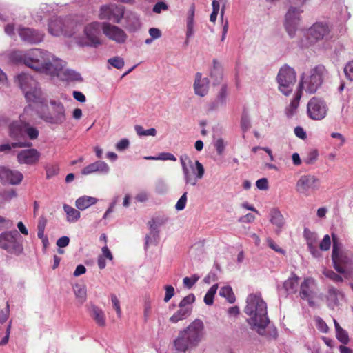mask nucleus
I'll use <instances>...</instances> for the list:
<instances>
[{"mask_svg": "<svg viewBox=\"0 0 353 353\" xmlns=\"http://www.w3.org/2000/svg\"><path fill=\"white\" fill-rule=\"evenodd\" d=\"M256 185L261 190H265L268 188V182L267 178H260L256 182Z\"/></svg>", "mask_w": 353, "mask_h": 353, "instance_id": "nucleus-49", "label": "nucleus"}, {"mask_svg": "<svg viewBox=\"0 0 353 353\" xmlns=\"http://www.w3.org/2000/svg\"><path fill=\"white\" fill-rule=\"evenodd\" d=\"M49 32L54 36H59L61 34H64L65 36H72V33L68 32L66 30L63 29V24L61 19H54V20H51L49 23L48 27Z\"/></svg>", "mask_w": 353, "mask_h": 353, "instance_id": "nucleus-20", "label": "nucleus"}, {"mask_svg": "<svg viewBox=\"0 0 353 353\" xmlns=\"http://www.w3.org/2000/svg\"><path fill=\"white\" fill-rule=\"evenodd\" d=\"M123 9L115 5L103 6L101 8L99 18L118 23L123 16Z\"/></svg>", "mask_w": 353, "mask_h": 353, "instance_id": "nucleus-12", "label": "nucleus"}, {"mask_svg": "<svg viewBox=\"0 0 353 353\" xmlns=\"http://www.w3.org/2000/svg\"><path fill=\"white\" fill-rule=\"evenodd\" d=\"M192 307H179L172 316L169 319L172 323H176L180 321L187 319L192 312Z\"/></svg>", "mask_w": 353, "mask_h": 353, "instance_id": "nucleus-26", "label": "nucleus"}, {"mask_svg": "<svg viewBox=\"0 0 353 353\" xmlns=\"http://www.w3.org/2000/svg\"><path fill=\"white\" fill-rule=\"evenodd\" d=\"M111 301L113 305V307L115 309L117 314L119 317L121 316V310L120 307V302L115 294L111 295Z\"/></svg>", "mask_w": 353, "mask_h": 353, "instance_id": "nucleus-45", "label": "nucleus"}, {"mask_svg": "<svg viewBox=\"0 0 353 353\" xmlns=\"http://www.w3.org/2000/svg\"><path fill=\"white\" fill-rule=\"evenodd\" d=\"M318 155L319 152L316 149H310L307 151L306 156L303 157V161L306 164L313 163L316 160Z\"/></svg>", "mask_w": 353, "mask_h": 353, "instance_id": "nucleus-36", "label": "nucleus"}, {"mask_svg": "<svg viewBox=\"0 0 353 353\" xmlns=\"http://www.w3.org/2000/svg\"><path fill=\"white\" fill-rule=\"evenodd\" d=\"M294 133L296 137H298L300 139H305L306 138L305 132L303 128L301 127H296L294 129Z\"/></svg>", "mask_w": 353, "mask_h": 353, "instance_id": "nucleus-60", "label": "nucleus"}, {"mask_svg": "<svg viewBox=\"0 0 353 353\" xmlns=\"http://www.w3.org/2000/svg\"><path fill=\"white\" fill-rule=\"evenodd\" d=\"M316 323L319 330L323 333H326L328 331V326L321 318L316 319Z\"/></svg>", "mask_w": 353, "mask_h": 353, "instance_id": "nucleus-54", "label": "nucleus"}, {"mask_svg": "<svg viewBox=\"0 0 353 353\" xmlns=\"http://www.w3.org/2000/svg\"><path fill=\"white\" fill-rule=\"evenodd\" d=\"M270 221L276 227V233L279 234L285 225V219L281 212L277 208H273L270 212Z\"/></svg>", "mask_w": 353, "mask_h": 353, "instance_id": "nucleus-21", "label": "nucleus"}, {"mask_svg": "<svg viewBox=\"0 0 353 353\" xmlns=\"http://www.w3.org/2000/svg\"><path fill=\"white\" fill-rule=\"evenodd\" d=\"M0 176H22L19 172H14L6 167H0Z\"/></svg>", "mask_w": 353, "mask_h": 353, "instance_id": "nucleus-42", "label": "nucleus"}, {"mask_svg": "<svg viewBox=\"0 0 353 353\" xmlns=\"http://www.w3.org/2000/svg\"><path fill=\"white\" fill-rule=\"evenodd\" d=\"M108 62L114 68L117 69H121L124 65L123 59L121 57H116L112 59H110Z\"/></svg>", "mask_w": 353, "mask_h": 353, "instance_id": "nucleus-44", "label": "nucleus"}, {"mask_svg": "<svg viewBox=\"0 0 353 353\" xmlns=\"http://www.w3.org/2000/svg\"><path fill=\"white\" fill-rule=\"evenodd\" d=\"M258 150H264L269 155L270 161H274V157H273L272 152L270 149H269L268 148L254 147L252 148V152H256Z\"/></svg>", "mask_w": 353, "mask_h": 353, "instance_id": "nucleus-61", "label": "nucleus"}, {"mask_svg": "<svg viewBox=\"0 0 353 353\" xmlns=\"http://www.w3.org/2000/svg\"><path fill=\"white\" fill-rule=\"evenodd\" d=\"M108 170V166L106 163L101 161H97L92 163L83 168L82 174H90L96 172H101L102 173H106Z\"/></svg>", "mask_w": 353, "mask_h": 353, "instance_id": "nucleus-24", "label": "nucleus"}, {"mask_svg": "<svg viewBox=\"0 0 353 353\" xmlns=\"http://www.w3.org/2000/svg\"><path fill=\"white\" fill-rule=\"evenodd\" d=\"M51 58L50 54L39 49H33L23 57L21 56L19 61H23L26 65L36 71L51 75L58 74L57 72L60 69L58 61L54 60V63H52Z\"/></svg>", "mask_w": 353, "mask_h": 353, "instance_id": "nucleus-4", "label": "nucleus"}, {"mask_svg": "<svg viewBox=\"0 0 353 353\" xmlns=\"http://www.w3.org/2000/svg\"><path fill=\"white\" fill-rule=\"evenodd\" d=\"M204 334L201 320L195 319L187 327L179 330L172 341L173 353H188L198 347Z\"/></svg>", "mask_w": 353, "mask_h": 353, "instance_id": "nucleus-2", "label": "nucleus"}, {"mask_svg": "<svg viewBox=\"0 0 353 353\" xmlns=\"http://www.w3.org/2000/svg\"><path fill=\"white\" fill-rule=\"evenodd\" d=\"M90 314L96 323L100 327L105 325V319L103 311L96 305H92L90 307Z\"/></svg>", "mask_w": 353, "mask_h": 353, "instance_id": "nucleus-25", "label": "nucleus"}, {"mask_svg": "<svg viewBox=\"0 0 353 353\" xmlns=\"http://www.w3.org/2000/svg\"><path fill=\"white\" fill-rule=\"evenodd\" d=\"M331 245L330 237L328 234H325L319 244V248L322 251H327Z\"/></svg>", "mask_w": 353, "mask_h": 353, "instance_id": "nucleus-40", "label": "nucleus"}, {"mask_svg": "<svg viewBox=\"0 0 353 353\" xmlns=\"http://www.w3.org/2000/svg\"><path fill=\"white\" fill-rule=\"evenodd\" d=\"M150 35L152 39H157L161 37V31L158 28H152L149 30Z\"/></svg>", "mask_w": 353, "mask_h": 353, "instance_id": "nucleus-63", "label": "nucleus"}, {"mask_svg": "<svg viewBox=\"0 0 353 353\" xmlns=\"http://www.w3.org/2000/svg\"><path fill=\"white\" fill-rule=\"evenodd\" d=\"M332 260L334 268L339 273L344 274L353 260L352 254L350 252L340 249V245L335 235L332 234Z\"/></svg>", "mask_w": 353, "mask_h": 353, "instance_id": "nucleus-7", "label": "nucleus"}, {"mask_svg": "<svg viewBox=\"0 0 353 353\" xmlns=\"http://www.w3.org/2000/svg\"><path fill=\"white\" fill-rule=\"evenodd\" d=\"M23 239L17 230L0 234V248L8 253L19 256L23 252Z\"/></svg>", "mask_w": 353, "mask_h": 353, "instance_id": "nucleus-5", "label": "nucleus"}, {"mask_svg": "<svg viewBox=\"0 0 353 353\" xmlns=\"http://www.w3.org/2000/svg\"><path fill=\"white\" fill-rule=\"evenodd\" d=\"M40 153L35 149L24 150L18 154L17 159L20 163L34 164L39 161Z\"/></svg>", "mask_w": 353, "mask_h": 353, "instance_id": "nucleus-17", "label": "nucleus"}, {"mask_svg": "<svg viewBox=\"0 0 353 353\" xmlns=\"http://www.w3.org/2000/svg\"><path fill=\"white\" fill-rule=\"evenodd\" d=\"M219 295L224 297L230 303H234L236 299L233 293L232 289L230 285L222 287L219 291Z\"/></svg>", "mask_w": 353, "mask_h": 353, "instance_id": "nucleus-32", "label": "nucleus"}, {"mask_svg": "<svg viewBox=\"0 0 353 353\" xmlns=\"http://www.w3.org/2000/svg\"><path fill=\"white\" fill-rule=\"evenodd\" d=\"M20 86L24 92L26 99L30 103L20 116L19 120L9 125L10 136L16 140H20L27 136L30 139H36L39 131L30 125L33 121L34 113L50 123H61L65 121V109L60 102L52 101L50 107L45 103L42 92L38 88L37 82L30 75L21 74L18 76Z\"/></svg>", "mask_w": 353, "mask_h": 353, "instance_id": "nucleus-1", "label": "nucleus"}, {"mask_svg": "<svg viewBox=\"0 0 353 353\" xmlns=\"http://www.w3.org/2000/svg\"><path fill=\"white\" fill-rule=\"evenodd\" d=\"M255 219V216L252 213H248L247 214L240 217L239 221L242 223H252Z\"/></svg>", "mask_w": 353, "mask_h": 353, "instance_id": "nucleus-58", "label": "nucleus"}, {"mask_svg": "<svg viewBox=\"0 0 353 353\" xmlns=\"http://www.w3.org/2000/svg\"><path fill=\"white\" fill-rule=\"evenodd\" d=\"M244 312L250 316L248 323L256 329L259 334L263 335L270 320L268 317L266 303L261 296L255 294H249Z\"/></svg>", "mask_w": 353, "mask_h": 353, "instance_id": "nucleus-3", "label": "nucleus"}, {"mask_svg": "<svg viewBox=\"0 0 353 353\" xmlns=\"http://www.w3.org/2000/svg\"><path fill=\"white\" fill-rule=\"evenodd\" d=\"M165 294L163 301L168 303L174 295V288L173 286L167 285L164 287Z\"/></svg>", "mask_w": 353, "mask_h": 353, "instance_id": "nucleus-43", "label": "nucleus"}, {"mask_svg": "<svg viewBox=\"0 0 353 353\" xmlns=\"http://www.w3.org/2000/svg\"><path fill=\"white\" fill-rule=\"evenodd\" d=\"M63 208L67 216V221L69 223H75L79 220L81 216L79 210L68 204H64Z\"/></svg>", "mask_w": 353, "mask_h": 353, "instance_id": "nucleus-28", "label": "nucleus"}, {"mask_svg": "<svg viewBox=\"0 0 353 353\" xmlns=\"http://www.w3.org/2000/svg\"><path fill=\"white\" fill-rule=\"evenodd\" d=\"M19 34L23 40L30 43L40 42L43 37V34L32 29L25 28L19 29Z\"/></svg>", "mask_w": 353, "mask_h": 353, "instance_id": "nucleus-18", "label": "nucleus"}, {"mask_svg": "<svg viewBox=\"0 0 353 353\" xmlns=\"http://www.w3.org/2000/svg\"><path fill=\"white\" fill-rule=\"evenodd\" d=\"M300 11L296 8L289 9L285 17V28L289 34L292 36L296 30L297 23L299 20Z\"/></svg>", "mask_w": 353, "mask_h": 353, "instance_id": "nucleus-16", "label": "nucleus"}, {"mask_svg": "<svg viewBox=\"0 0 353 353\" xmlns=\"http://www.w3.org/2000/svg\"><path fill=\"white\" fill-rule=\"evenodd\" d=\"M32 143L28 141H19L18 143H13L12 145L3 144L0 145V152H6L10 150L12 148L16 147H30Z\"/></svg>", "mask_w": 353, "mask_h": 353, "instance_id": "nucleus-35", "label": "nucleus"}, {"mask_svg": "<svg viewBox=\"0 0 353 353\" xmlns=\"http://www.w3.org/2000/svg\"><path fill=\"white\" fill-rule=\"evenodd\" d=\"M86 272V268L83 265H78L73 273V275L74 276H79L84 273H85Z\"/></svg>", "mask_w": 353, "mask_h": 353, "instance_id": "nucleus-59", "label": "nucleus"}, {"mask_svg": "<svg viewBox=\"0 0 353 353\" xmlns=\"http://www.w3.org/2000/svg\"><path fill=\"white\" fill-rule=\"evenodd\" d=\"M8 316H9V304L7 303L5 310H1L0 311V323H5L8 320Z\"/></svg>", "mask_w": 353, "mask_h": 353, "instance_id": "nucleus-50", "label": "nucleus"}, {"mask_svg": "<svg viewBox=\"0 0 353 353\" xmlns=\"http://www.w3.org/2000/svg\"><path fill=\"white\" fill-rule=\"evenodd\" d=\"M69 242H70L69 237H68L66 236H63L60 237L57 241V245L59 248H65L69 244Z\"/></svg>", "mask_w": 353, "mask_h": 353, "instance_id": "nucleus-55", "label": "nucleus"}, {"mask_svg": "<svg viewBox=\"0 0 353 353\" xmlns=\"http://www.w3.org/2000/svg\"><path fill=\"white\" fill-rule=\"evenodd\" d=\"M325 72V67L318 65L302 76L299 88L308 93L315 92L323 82V77Z\"/></svg>", "mask_w": 353, "mask_h": 353, "instance_id": "nucleus-6", "label": "nucleus"}, {"mask_svg": "<svg viewBox=\"0 0 353 353\" xmlns=\"http://www.w3.org/2000/svg\"><path fill=\"white\" fill-rule=\"evenodd\" d=\"M198 274H193L190 277H185L183 280V283L185 288L190 289L199 279Z\"/></svg>", "mask_w": 353, "mask_h": 353, "instance_id": "nucleus-38", "label": "nucleus"}, {"mask_svg": "<svg viewBox=\"0 0 353 353\" xmlns=\"http://www.w3.org/2000/svg\"><path fill=\"white\" fill-rule=\"evenodd\" d=\"M323 274L328 279L334 281L335 283H341L343 281V278L337 273L334 272L332 270L324 269Z\"/></svg>", "mask_w": 353, "mask_h": 353, "instance_id": "nucleus-37", "label": "nucleus"}, {"mask_svg": "<svg viewBox=\"0 0 353 353\" xmlns=\"http://www.w3.org/2000/svg\"><path fill=\"white\" fill-rule=\"evenodd\" d=\"M102 26L99 22L89 23L85 27L84 33L88 40L87 43L91 46L101 44L100 29Z\"/></svg>", "mask_w": 353, "mask_h": 353, "instance_id": "nucleus-11", "label": "nucleus"}, {"mask_svg": "<svg viewBox=\"0 0 353 353\" xmlns=\"http://www.w3.org/2000/svg\"><path fill=\"white\" fill-rule=\"evenodd\" d=\"M344 72L347 77L353 81V61H350L345 67Z\"/></svg>", "mask_w": 353, "mask_h": 353, "instance_id": "nucleus-48", "label": "nucleus"}, {"mask_svg": "<svg viewBox=\"0 0 353 353\" xmlns=\"http://www.w3.org/2000/svg\"><path fill=\"white\" fill-rule=\"evenodd\" d=\"M74 292L78 301L83 304L86 300V288L84 285L76 284L74 286Z\"/></svg>", "mask_w": 353, "mask_h": 353, "instance_id": "nucleus-31", "label": "nucleus"}, {"mask_svg": "<svg viewBox=\"0 0 353 353\" xmlns=\"http://www.w3.org/2000/svg\"><path fill=\"white\" fill-rule=\"evenodd\" d=\"M318 185V178H300L296 183V190L301 194L307 195Z\"/></svg>", "mask_w": 353, "mask_h": 353, "instance_id": "nucleus-15", "label": "nucleus"}, {"mask_svg": "<svg viewBox=\"0 0 353 353\" xmlns=\"http://www.w3.org/2000/svg\"><path fill=\"white\" fill-rule=\"evenodd\" d=\"M336 337L339 341L343 344H347L349 342V336L347 332L342 329L336 332Z\"/></svg>", "mask_w": 353, "mask_h": 353, "instance_id": "nucleus-41", "label": "nucleus"}, {"mask_svg": "<svg viewBox=\"0 0 353 353\" xmlns=\"http://www.w3.org/2000/svg\"><path fill=\"white\" fill-rule=\"evenodd\" d=\"M97 199L94 197L83 196L76 200L75 205L79 210H84L95 204Z\"/></svg>", "mask_w": 353, "mask_h": 353, "instance_id": "nucleus-27", "label": "nucleus"}, {"mask_svg": "<svg viewBox=\"0 0 353 353\" xmlns=\"http://www.w3.org/2000/svg\"><path fill=\"white\" fill-rule=\"evenodd\" d=\"M73 97H74V98L76 100H77V101H80V102H84V101H85V95H84L82 92H81L74 91V92H73Z\"/></svg>", "mask_w": 353, "mask_h": 353, "instance_id": "nucleus-64", "label": "nucleus"}, {"mask_svg": "<svg viewBox=\"0 0 353 353\" xmlns=\"http://www.w3.org/2000/svg\"><path fill=\"white\" fill-rule=\"evenodd\" d=\"M168 221V217L162 215V216H157L154 217L150 221H149L148 224L150 228L159 230V228L165 224Z\"/></svg>", "mask_w": 353, "mask_h": 353, "instance_id": "nucleus-34", "label": "nucleus"}, {"mask_svg": "<svg viewBox=\"0 0 353 353\" xmlns=\"http://www.w3.org/2000/svg\"><path fill=\"white\" fill-rule=\"evenodd\" d=\"M276 81L279 90L285 96H288L292 92L296 82L294 70L286 65L282 67L278 73Z\"/></svg>", "mask_w": 353, "mask_h": 353, "instance_id": "nucleus-8", "label": "nucleus"}, {"mask_svg": "<svg viewBox=\"0 0 353 353\" xmlns=\"http://www.w3.org/2000/svg\"><path fill=\"white\" fill-rule=\"evenodd\" d=\"M193 15H194V10H192L191 12L190 17L188 19L187 22V35L190 36L192 33V29H193Z\"/></svg>", "mask_w": 353, "mask_h": 353, "instance_id": "nucleus-53", "label": "nucleus"}, {"mask_svg": "<svg viewBox=\"0 0 353 353\" xmlns=\"http://www.w3.org/2000/svg\"><path fill=\"white\" fill-rule=\"evenodd\" d=\"M218 290V284L213 285L207 292L204 296V302L208 305H211L214 303V297Z\"/></svg>", "mask_w": 353, "mask_h": 353, "instance_id": "nucleus-33", "label": "nucleus"}, {"mask_svg": "<svg viewBox=\"0 0 353 353\" xmlns=\"http://www.w3.org/2000/svg\"><path fill=\"white\" fill-rule=\"evenodd\" d=\"M298 276L295 275L287 279L283 283L282 288H279L280 293L282 290H284L285 294L287 296L296 292L298 287Z\"/></svg>", "mask_w": 353, "mask_h": 353, "instance_id": "nucleus-22", "label": "nucleus"}, {"mask_svg": "<svg viewBox=\"0 0 353 353\" xmlns=\"http://www.w3.org/2000/svg\"><path fill=\"white\" fill-rule=\"evenodd\" d=\"M186 202H187V193L185 192L176 202V203L175 205V208L177 210H183L185 207Z\"/></svg>", "mask_w": 353, "mask_h": 353, "instance_id": "nucleus-46", "label": "nucleus"}, {"mask_svg": "<svg viewBox=\"0 0 353 353\" xmlns=\"http://www.w3.org/2000/svg\"><path fill=\"white\" fill-rule=\"evenodd\" d=\"M59 168L57 165L53 164L48 166L46 172L48 176L59 174Z\"/></svg>", "mask_w": 353, "mask_h": 353, "instance_id": "nucleus-51", "label": "nucleus"}, {"mask_svg": "<svg viewBox=\"0 0 353 353\" xmlns=\"http://www.w3.org/2000/svg\"><path fill=\"white\" fill-rule=\"evenodd\" d=\"M168 10V6L164 2H158L153 8V11L156 13H160L161 10Z\"/></svg>", "mask_w": 353, "mask_h": 353, "instance_id": "nucleus-56", "label": "nucleus"}, {"mask_svg": "<svg viewBox=\"0 0 353 353\" xmlns=\"http://www.w3.org/2000/svg\"><path fill=\"white\" fill-rule=\"evenodd\" d=\"M326 298L327 306L331 309H334L336 306L339 305V301L343 298V294L335 288L330 287Z\"/></svg>", "mask_w": 353, "mask_h": 353, "instance_id": "nucleus-19", "label": "nucleus"}, {"mask_svg": "<svg viewBox=\"0 0 353 353\" xmlns=\"http://www.w3.org/2000/svg\"><path fill=\"white\" fill-rule=\"evenodd\" d=\"M214 145L217 150V152L219 154H222L223 148H224L223 141L221 139L216 140Z\"/></svg>", "mask_w": 353, "mask_h": 353, "instance_id": "nucleus-62", "label": "nucleus"}, {"mask_svg": "<svg viewBox=\"0 0 353 353\" xmlns=\"http://www.w3.org/2000/svg\"><path fill=\"white\" fill-rule=\"evenodd\" d=\"M301 97V90L298 91L294 97L292 101L288 107L285 109V114L288 117H291L296 112L299 105L300 99Z\"/></svg>", "mask_w": 353, "mask_h": 353, "instance_id": "nucleus-29", "label": "nucleus"}, {"mask_svg": "<svg viewBox=\"0 0 353 353\" xmlns=\"http://www.w3.org/2000/svg\"><path fill=\"white\" fill-rule=\"evenodd\" d=\"M317 294V285L316 281L312 277H306L300 285V297L306 300L310 306L314 305L313 299Z\"/></svg>", "mask_w": 353, "mask_h": 353, "instance_id": "nucleus-9", "label": "nucleus"}, {"mask_svg": "<svg viewBox=\"0 0 353 353\" xmlns=\"http://www.w3.org/2000/svg\"><path fill=\"white\" fill-rule=\"evenodd\" d=\"M128 145L129 141L126 139H123L117 143L116 148L117 150H125L128 147Z\"/></svg>", "mask_w": 353, "mask_h": 353, "instance_id": "nucleus-57", "label": "nucleus"}, {"mask_svg": "<svg viewBox=\"0 0 353 353\" xmlns=\"http://www.w3.org/2000/svg\"><path fill=\"white\" fill-rule=\"evenodd\" d=\"M102 30L107 37L117 43H123L127 39V35L123 30L110 23H102Z\"/></svg>", "mask_w": 353, "mask_h": 353, "instance_id": "nucleus-13", "label": "nucleus"}, {"mask_svg": "<svg viewBox=\"0 0 353 353\" xmlns=\"http://www.w3.org/2000/svg\"><path fill=\"white\" fill-rule=\"evenodd\" d=\"M209 81L206 78L201 79V74L197 73L194 82V90L196 94L201 97L206 94L208 92Z\"/></svg>", "mask_w": 353, "mask_h": 353, "instance_id": "nucleus-23", "label": "nucleus"}, {"mask_svg": "<svg viewBox=\"0 0 353 353\" xmlns=\"http://www.w3.org/2000/svg\"><path fill=\"white\" fill-rule=\"evenodd\" d=\"M195 301V296L190 294L185 296L179 303V307H192L191 305Z\"/></svg>", "mask_w": 353, "mask_h": 353, "instance_id": "nucleus-39", "label": "nucleus"}, {"mask_svg": "<svg viewBox=\"0 0 353 353\" xmlns=\"http://www.w3.org/2000/svg\"><path fill=\"white\" fill-rule=\"evenodd\" d=\"M267 243H268V246L272 249L273 250H274L275 252H279V253H281V254H285V250L281 248H279L275 243L274 241L270 239V238H268L267 239Z\"/></svg>", "mask_w": 353, "mask_h": 353, "instance_id": "nucleus-47", "label": "nucleus"}, {"mask_svg": "<svg viewBox=\"0 0 353 353\" xmlns=\"http://www.w3.org/2000/svg\"><path fill=\"white\" fill-rule=\"evenodd\" d=\"M22 179L23 178H1V183L11 185H18L21 183Z\"/></svg>", "mask_w": 353, "mask_h": 353, "instance_id": "nucleus-52", "label": "nucleus"}, {"mask_svg": "<svg viewBox=\"0 0 353 353\" xmlns=\"http://www.w3.org/2000/svg\"><path fill=\"white\" fill-rule=\"evenodd\" d=\"M329 28L327 25L321 23L314 24L307 32L308 39L314 42L324 38L329 33Z\"/></svg>", "mask_w": 353, "mask_h": 353, "instance_id": "nucleus-14", "label": "nucleus"}, {"mask_svg": "<svg viewBox=\"0 0 353 353\" xmlns=\"http://www.w3.org/2000/svg\"><path fill=\"white\" fill-rule=\"evenodd\" d=\"M307 113L311 119L321 120L325 117L327 108L323 101L316 97H313L308 102Z\"/></svg>", "mask_w": 353, "mask_h": 353, "instance_id": "nucleus-10", "label": "nucleus"}, {"mask_svg": "<svg viewBox=\"0 0 353 353\" xmlns=\"http://www.w3.org/2000/svg\"><path fill=\"white\" fill-rule=\"evenodd\" d=\"M150 234L146 235L145 239V248L147 249L150 245H157L159 239V230L150 228Z\"/></svg>", "mask_w": 353, "mask_h": 353, "instance_id": "nucleus-30", "label": "nucleus"}]
</instances>
